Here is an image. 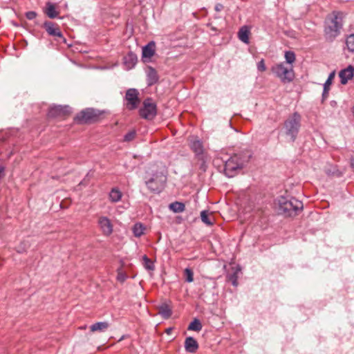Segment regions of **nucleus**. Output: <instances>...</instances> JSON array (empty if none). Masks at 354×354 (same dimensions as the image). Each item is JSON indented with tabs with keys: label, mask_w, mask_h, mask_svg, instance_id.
Wrapping results in <instances>:
<instances>
[{
	"label": "nucleus",
	"mask_w": 354,
	"mask_h": 354,
	"mask_svg": "<svg viewBox=\"0 0 354 354\" xmlns=\"http://www.w3.org/2000/svg\"><path fill=\"white\" fill-rule=\"evenodd\" d=\"M171 330V328H167V329L166 330V333L169 334V333H170Z\"/></svg>",
	"instance_id": "42"
},
{
	"label": "nucleus",
	"mask_w": 354,
	"mask_h": 354,
	"mask_svg": "<svg viewBox=\"0 0 354 354\" xmlns=\"http://www.w3.org/2000/svg\"><path fill=\"white\" fill-rule=\"evenodd\" d=\"M159 314L165 319H168L171 315V310L167 304H162L159 308Z\"/></svg>",
	"instance_id": "27"
},
{
	"label": "nucleus",
	"mask_w": 354,
	"mask_h": 354,
	"mask_svg": "<svg viewBox=\"0 0 354 354\" xmlns=\"http://www.w3.org/2000/svg\"><path fill=\"white\" fill-rule=\"evenodd\" d=\"M136 135V132L134 130L130 131L124 136V141L130 142L132 141Z\"/></svg>",
	"instance_id": "34"
},
{
	"label": "nucleus",
	"mask_w": 354,
	"mask_h": 354,
	"mask_svg": "<svg viewBox=\"0 0 354 354\" xmlns=\"http://www.w3.org/2000/svg\"><path fill=\"white\" fill-rule=\"evenodd\" d=\"M346 15L342 12H333V37L340 34L345 22Z\"/></svg>",
	"instance_id": "10"
},
{
	"label": "nucleus",
	"mask_w": 354,
	"mask_h": 354,
	"mask_svg": "<svg viewBox=\"0 0 354 354\" xmlns=\"http://www.w3.org/2000/svg\"><path fill=\"white\" fill-rule=\"evenodd\" d=\"M3 171H4V167H0V178L2 177Z\"/></svg>",
	"instance_id": "41"
},
{
	"label": "nucleus",
	"mask_w": 354,
	"mask_h": 354,
	"mask_svg": "<svg viewBox=\"0 0 354 354\" xmlns=\"http://www.w3.org/2000/svg\"><path fill=\"white\" fill-rule=\"evenodd\" d=\"M137 62V57L135 54L130 53L124 58V64L127 68H132Z\"/></svg>",
	"instance_id": "19"
},
{
	"label": "nucleus",
	"mask_w": 354,
	"mask_h": 354,
	"mask_svg": "<svg viewBox=\"0 0 354 354\" xmlns=\"http://www.w3.org/2000/svg\"><path fill=\"white\" fill-rule=\"evenodd\" d=\"M122 194L118 188H113L109 193V199L112 203H117L122 198Z\"/></svg>",
	"instance_id": "23"
},
{
	"label": "nucleus",
	"mask_w": 354,
	"mask_h": 354,
	"mask_svg": "<svg viewBox=\"0 0 354 354\" xmlns=\"http://www.w3.org/2000/svg\"><path fill=\"white\" fill-rule=\"evenodd\" d=\"M147 84L149 86L153 85L158 80L157 71L151 66H149L147 71Z\"/></svg>",
	"instance_id": "17"
},
{
	"label": "nucleus",
	"mask_w": 354,
	"mask_h": 354,
	"mask_svg": "<svg viewBox=\"0 0 354 354\" xmlns=\"http://www.w3.org/2000/svg\"><path fill=\"white\" fill-rule=\"evenodd\" d=\"M166 180L167 178L162 172H156L145 181V184L150 191L158 193L163 189Z\"/></svg>",
	"instance_id": "5"
},
{
	"label": "nucleus",
	"mask_w": 354,
	"mask_h": 354,
	"mask_svg": "<svg viewBox=\"0 0 354 354\" xmlns=\"http://www.w3.org/2000/svg\"><path fill=\"white\" fill-rule=\"evenodd\" d=\"M301 126V115L295 112L284 122L286 134L294 142L297 136Z\"/></svg>",
	"instance_id": "3"
},
{
	"label": "nucleus",
	"mask_w": 354,
	"mask_h": 354,
	"mask_svg": "<svg viewBox=\"0 0 354 354\" xmlns=\"http://www.w3.org/2000/svg\"><path fill=\"white\" fill-rule=\"evenodd\" d=\"M98 116L97 111L93 109H86L81 111L75 119L81 123H86Z\"/></svg>",
	"instance_id": "11"
},
{
	"label": "nucleus",
	"mask_w": 354,
	"mask_h": 354,
	"mask_svg": "<svg viewBox=\"0 0 354 354\" xmlns=\"http://www.w3.org/2000/svg\"><path fill=\"white\" fill-rule=\"evenodd\" d=\"M279 212L288 216H292L303 209V203L301 201L293 197L281 196L277 201Z\"/></svg>",
	"instance_id": "1"
},
{
	"label": "nucleus",
	"mask_w": 354,
	"mask_h": 354,
	"mask_svg": "<svg viewBox=\"0 0 354 354\" xmlns=\"http://www.w3.org/2000/svg\"><path fill=\"white\" fill-rule=\"evenodd\" d=\"M145 229L146 227L143 224L138 223L133 225L132 231L135 236L140 237L144 234Z\"/></svg>",
	"instance_id": "26"
},
{
	"label": "nucleus",
	"mask_w": 354,
	"mask_h": 354,
	"mask_svg": "<svg viewBox=\"0 0 354 354\" xmlns=\"http://www.w3.org/2000/svg\"><path fill=\"white\" fill-rule=\"evenodd\" d=\"M272 71L283 83H289L292 82L295 77L292 68L286 67L283 63H280L272 66Z\"/></svg>",
	"instance_id": "4"
},
{
	"label": "nucleus",
	"mask_w": 354,
	"mask_h": 354,
	"mask_svg": "<svg viewBox=\"0 0 354 354\" xmlns=\"http://www.w3.org/2000/svg\"><path fill=\"white\" fill-rule=\"evenodd\" d=\"M250 156L241 157L240 155L234 154L229 159L225 161L224 171L225 174L229 177H234L240 171Z\"/></svg>",
	"instance_id": "2"
},
{
	"label": "nucleus",
	"mask_w": 354,
	"mask_h": 354,
	"mask_svg": "<svg viewBox=\"0 0 354 354\" xmlns=\"http://www.w3.org/2000/svg\"><path fill=\"white\" fill-rule=\"evenodd\" d=\"M201 221L208 226L214 224V219L212 214L207 210H203L201 212Z\"/></svg>",
	"instance_id": "18"
},
{
	"label": "nucleus",
	"mask_w": 354,
	"mask_h": 354,
	"mask_svg": "<svg viewBox=\"0 0 354 354\" xmlns=\"http://www.w3.org/2000/svg\"><path fill=\"white\" fill-rule=\"evenodd\" d=\"M45 13L50 19L56 18L59 15V12L56 11L55 5L50 2L46 3Z\"/></svg>",
	"instance_id": "22"
},
{
	"label": "nucleus",
	"mask_w": 354,
	"mask_h": 354,
	"mask_svg": "<svg viewBox=\"0 0 354 354\" xmlns=\"http://www.w3.org/2000/svg\"><path fill=\"white\" fill-rule=\"evenodd\" d=\"M332 84V72L328 74V78L324 84V91L322 93V100H324L328 96L330 86Z\"/></svg>",
	"instance_id": "25"
},
{
	"label": "nucleus",
	"mask_w": 354,
	"mask_h": 354,
	"mask_svg": "<svg viewBox=\"0 0 354 354\" xmlns=\"http://www.w3.org/2000/svg\"><path fill=\"white\" fill-rule=\"evenodd\" d=\"M257 69L258 71L261 72L265 71L266 70V67L263 59H261L257 63Z\"/></svg>",
	"instance_id": "35"
},
{
	"label": "nucleus",
	"mask_w": 354,
	"mask_h": 354,
	"mask_svg": "<svg viewBox=\"0 0 354 354\" xmlns=\"http://www.w3.org/2000/svg\"><path fill=\"white\" fill-rule=\"evenodd\" d=\"M223 8V6L221 3H218L215 6V10L217 12H220Z\"/></svg>",
	"instance_id": "40"
},
{
	"label": "nucleus",
	"mask_w": 354,
	"mask_h": 354,
	"mask_svg": "<svg viewBox=\"0 0 354 354\" xmlns=\"http://www.w3.org/2000/svg\"><path fill=\"white\" fill-rule=\"evenodd\" d=\"M109 326V324L106 322H100L92 324L90 327L92 332L95 331H104Z\"/></svg>",
	"instance_id": "21"
},
{
	"label": "nucleus",
	"mask_w": 354,
	"mask_h": 354,
	"mask_svg": "<svg viewBox=\"0 0 354 354\" xmlns=\"http://www.w3.org/2000/svg\"><path fill=\"white\" fill-rule=\"evenodd\" d=\"M156 105L152 100L147 98L143 102V106L140 109V115L147 120H152L156 115Z\"/></svg>",
	"instance_id": "6"
},
{
	"label": "nucleus",
	"mask_w": 354,
	"mask_h": 354,
	"mask_svg": "<svg viewBox=\"0 0 354 354\" xmlns=\"http://www.w3.org/2000/svg\"><path fill=\"white\" fill-rule=\"evenodd\" d=\"M139 93L136 88H129L127 91L125 100H127V107L129 110H133L137 108L140 102L138 98Z\"/></svg>",
	"instance_id": "8"
},
{
	"label": "nucleus",
	"mask_w": 354,
	"mask_h": 354,
	"mask_svg": "<svg viewBox=\"0 0 354 354\" xmlns=\"http://www.w3.org/2000/svg\"><path fill=\"white\" fill-rule=\"evenodd\" d=\"M189 145L199 160H203L204 147L203 142L198 137L191 136L189 138Z\"/></svg>",
	"instance_id": "7"
},
{
	"label": "nucleus",
	"mask_w": 354,
	"mask_h": 354,
	"mask_svg": "<svg viewBox=\"0 0 354 354\" xmlns=\"http://www.w3.org/2000/svg\"><path fill=\"white\" fill-rule=\"evenodd\" d=\"M354 74V67L351 65L348 66L347 68L342 70L339 73V77L340 78V82L342 84H346L348 82V80L351 79L353 77Z\"/></svg>",
	"instance_id": "14"
},
{
	"label": "nucleus",
	"mask_w": 354,
	"mask_h": 354,
	"mask_svg": "<svg viewBox=\"0 0 354 354\" xmlns=\"http://www.w3.org/2000/svg\"><path fill=\"white\" fill-rule=\"evenodd\" d=\"M285 59L287 63L292 64L295 61V54L292 51H286L285 53Z\"/></svg>",
	"instance_id": "33"
},
{
	"label": "nucleus",
	"mask_w": 354,
	"mask_h": 354,
	"mask_svg": "<svg viewBox=\"0 0 354 354\" xmlns=\"http://www.w3.org/2000/svg\"><path fill=\"white\" fill-rule=\"evenodd\" d=\"M71 108L68 105H54L49 109L48 116L50 118L63 117L71 114Z\"/></svg>",
	"instance_id": "9"
},
{
	"label": "nucleus",
	"mask_w": 354,
	"mask_h": 354,
	"mask_svg": "<svg viewBox=\"0 0 354 354\" xmlns=\"http://www.w3.org/2000/svg\"><path fill=\"white\" fill-rule=\"evenodd\" d=\"M156 44L154 41H150L142 48V58L151 59L155 54Z\"/></svg>",
	"instance_id": "15"
},
{
	"label": "nucleus",
	"mask_w": 354,
	"mask_h": 354,
	"mask_svg": "<svg viewBox=\"0 0 354 354\" xmlns=\"http://www.w3.org/2000/svg\"><path fill=\"white\" fill-rule=\"evenodd\" d=\"M184 274L187 282L191 283L194 281V272L190 268H185Z\"/></svg>",
	"instance_id": "32"
},
{
	"label": "nucleus",
	"mask_w": 354,
	"mask_h": 354,
	"mask_svg": "<svg viewBox=\"0 0 354 354\" xmlns=\"http://www.w3.org/2000/svg\"><path fill=\"white\" fill-rule=\"evenodd\" d=\"M144 267L148 270H153L155 268L153 262L146 255L142 257Z\"/></svg>",
	"instance_id": "31"
},
{
	"label": "nucleus",
	"mask_w": 354,
	"mask_h": 354,
	"mask_svg": "<svg viewBox=\"0 0 354 354\" xmlns=\"http://www.w3.org/2000/svg\"><path fill=\"white\" fill-rule=\"evenodd\" d=\"M37 16V13L34 11H28L26 13V17L28 19L32 20Z\"/></svg>",
	"instance_id": "36"
},
{
	"label": "nucleus",
	"mask_w": 354,
	"mask_h": 354,
	"mask_svg": "<svg viewBox=\"0 0 354 354\" xmlns=\"http://www.w3.org/2000/svg\"><path fill=\"white\" fill-rule=\"evenodd\" d=\"M185 348L189 353H195L198 348V344L192 337H188L185 341Z\"/></svg>",
	"instance_id": "16"
},
{
	"label": "nucleus",
	"mask_w": 354,
	"mask_h": 354,
	"mask_svg": "<svg viewBox=\"0 0 354 354\" xmlns=\"http://www.w3.org/2000/svg\"><path fill=\"white\" fill-rule=\"evenodd\" d=\"M250 30L247 26H243L238 32L239 39L245 44L249 43Z\"/></svg>",
	"instance_id": "20"
},
{
	"label": "nucleus",
	"mask_w": 354,
	"mask_h": 354,
	"mask_svg": "<svg viewBox=\"0 0 354 354\" xmlns=\"http://www.w3.org/2000/svg\"><path fill=\"white\" fill-rule=\"evenodd\" d=\"M202 324L198 319H194L189 325L188 330L194 331H200L202 329Z\"/></svg>",
	"instance_id": "29"
},
{
	"label": "nucleus",
	"mask_w": 354,
	"mask_h": 354,
	"mask_svg": "<svg viewBox=\"0 0 354 354\" xmlns=\"http://www.w3.org/2000/svg\"><path fill=\"white\" fill-rule=\"evenodd\" d=\"M343 173H344V170L337 169V170L335 171L333 169V177H335V176H337V177L342 176Z\"/></svg>",
	"instance_id": "38"
},
{
	"label": "nucleus",
	"mask_w": 354,
	"mask_h": 354,
	"mask_svg": "<svg viewBox=\"0 0 354 354\" xmlns=\"http://www.w3.org/2000/svg\"><path fill=\"white\" fill-rule=\"evenodd\" d=\"M346 44L348 50L354 53V33L349 35L346 39Z\"/></svg>",
	"instance_id": "30"
},
{
	"label": "nucleus",
	"mask_w": 354,
	"mask_h": 354,
	"mask_svg": "<svg viewBox=\"0 0 354 354\" xmlns=\"http://www.w3.org/2000/svg\"><path fill=\"white\" fill-rule=\"evenodd\" d=\"M98 225L105 236H109L113 232V225L111 221L106 216H101L98 220Z\"/></svg>",
	"instance_id": "12"
},
{
	"label": "nucleus",
	"mask_w": 354,
	"mask_h": 354,
	"mask_svg": "<svg viewBox=\"0 0 354 354\" xmlns=\"http://www.w3.org/2000/svg\"><path fill=\"white\" fill-rule=\"evenodd\" d=\"M239 271V269H236L232 273H230L227 276L228 281L235 287L238 286V274Z\"/></svg>",
	"instance_id": "28"
},
{
	"label": "nucleus",
	"mask_w": 354,
	"mask_h": 354,
	"mask_svg": "<svg viewBox=\"0 0 354 354\" xmlns=\"http://www.w3.org/2000/svg\"><path fill=\"white\" fill-rule=\"evenodd\" d=\"M325 32L326 35H328L330 37V34L332 33V27L329 25L326 26Z\"/></svg>",
	"instance_id": "39"
},
{
	"label": "nucleus",
	"mask_w": 354,
	"mask_h": 354,
	"mask_svg": "<svg viewBox=\"0 0 354 354\" xmlns=\"http://www.w3.org/2000/svg\"><path fill=\"white\" fill-rule=\"evenodd\" d=\"M169 207L174 213L183 212L185 209V204L178 201L169 204Z\"/></svg>",
	"instance_id": "24"
},
{
	"label": "nucleus",
	"mask_w": 354,
	"mask_h": 354,
	"mask_svg": "<svg viewBox=\"0 0 354 354\" xmlns=\"http://www.w3.org/2000/svg\"><path fill=\"white\" fill-rule=\"evenodd\" d=\"M44 27L50 35L63 38V35L57 24L51 21H46L44 24Z\"/></svg>",
	"instance_id": "13"
},
{
	"label": "nucleus",
	"mask_w": 354,
	"mask_h": 354,
	"mask_svg": "<svg viewBox=\"0 0 354 354\" xmlns=\"http://www.w3.org/2000/svg\"><path fill=\"white\" fill-rule=\"evenodd\" d=\"M127 279V275L124 273L122 272H118L117 276V279L121 282L123 283Z\"/></svg>",
	"instance_id": "37"
},
{
	"label": "nucleus",
	"mask_w": 354,
	"mask_h": 354,
	"mask_svg": "<svg viewBox=\"0 0 354 354\" xmlns=\"http://www.w3.org/2000/svg\"><path fill=\"white\" fill-rule=\"evenodd\" d=\"M351 165L354 169V160L351 161Z\"/></svg>",
	"instance_id": "43"
}]
</instances>
